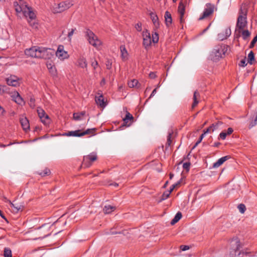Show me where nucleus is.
<instances>
[{"instance_id": "nucleus-34", "label": "nucleus", "mask_w": 257, "mask_h": 257, "mask_svg": "<svg viewBox=\"0 0 257 257\" xmlns=\"http://www.w3.org/2000/svg\"><path fill=\"white\" fill-rule=\"evenodd\" d=\"M51 225L49 224H45L42 225L41 228H45L48 230V231L46 232L45 234H44L43 237H46L50 234V232H49L50 228L51 227Z\"/></svg>"}, {"instance_id": "nucleus-29", "label": "nucleus", "mask_w": 257, "mask_h": 257, "mask_svg": "<svg viewBox=\"0 0 257 257\" xmlns=\"http://www.w3.org/2000/svg\"><path fill=\"white\" fill-rule=\"evenodd\" d=\"M85 114V111L80 112H75L73 113V119L75 120H80L82 119L83 117Z\"/></svg>"}, {"instance_id": "nucleus-44", "label": "nucleus", "mask_w": 257, "mask_h": 257, "mask_svg": "<svg viewBox=\"0 0 257 257\" xmlns=\"http://www.w3.org/2000/svg\"><path fill=\"white\" fill-rule=\"evenodd\" d=\"M181 182V179L180 181H179L178 182H177L176 183L172 185L169 191L171 192L174 189V188L179 186L180 185Z\"/></svg>"}, {"instance_id": "nucleus-62", "label": "nucleus", "mask_w": 257, "mask_h": 257, "mask_svg": "<svg viewBox=\"0 0 257 257\" xmlns=\"http://www.w3.org/2000/svg\"><path fill=\"white\" fill-rule=\"evenodd\" d=\"M34 99H33V98H31L30 99V106L31 107H34Z\"/></svg>"}, {"instance_id": "nucleus-33", "label": "nucleus", "mask_w": 257, "mask_h": 257, "mask_svg": "<svg viewBox=\"0 0 257 257\" xmlns=\"http://www.w3.org/2000/svg\"><path fill=\"white\" fill-rule=\"evenodd\" d=\"M115 209V207L111 206V205H108V206H105L103 208L104 212L106 214H108L114 211Z\"/></svg>"}, {"instance_id": "nucleus-3", "label": "nucleus", "mask_w": 257, "mask_h": 257, "mask_svg": "<svg viewBox=\"0 0 257 257\" xmlns=\"http://www.w3.org/2000/svg\"><path fill=\"white\" fill-rule=\"evenodd\" d=\"M228 50V46L221 44L214 46L210 54L211 59L217 61L222 58Z\"/></svg>"}, {"instance_id": "nucleus-37", "label": "nucleus", "mask_w": 257, "mask_h": 257, "mask_svg": "<svg viewBox=\"0 0 257 257\" xmlns=\"http://www.w3.org/2000/svg\"><path fill=\"white\" fill-rule=\"evenodd\" d=\"M248 62L250 64L252 63V61L254 60V56L252 51H250L247 56Z\"/></svg>"}, {"instance_id": "nucleus-24", "label": "nucleus", "mask_w": 257, "mask_h": 257, "mask_svg": "<svg viewBox=\"0 0 257 257\" xmlns=\"http://www.w3.org/2000/svg\"><path fill=\"white\" fill-rule=\"evenodd\" d=\"M76 65L82 68H87V63L86 59L84 57L79 58L77 61Z\"/></svg>"}, {"instance_id": "nucleus-35", "label": "nucleus", "mask_w": 257, "mask_h": 257, "mask_svg": "<svg viewBox=\"0 0 257 257\" xmlns=\"http://www.w3.org/2000/svg\"><path fill=\"white\" fill-rule=\"evenodd\" d=\"M5 93H9V88L7 86L0 85V94Z\"/></svg>"}, {"instance_id": "nucleus-45", "label": "nucleus", "mask_w": 257, "mask_h": 257, "mask_svg": "<svg viewBox=\"0 0 257 257\" xmlns=\"http://www.w3.org/2000/svg\"><path fill=\"white\" fill-rule=\"evenodd\" d=\"M190 163L189 162H186L183 164V167L184 169L186 170L187 172H188L189 170L190 167Z\"/></svg>"}, {"instance_id": "nucleus-6", "label": "nucleus", "mask_w": 257, "mask_h": 257, "mask_svg": "<svg viewBox=\"0 0 257 257\" xmlns=\"http://www.w3.org/2000/svg\"><path fill=\"white\" fill-rule=\"evenodd\" d=\"M96 128H88L85 131L78 130L74 131H70L63 134V136L67 137H80L86 135H91L93 136L95 134Z\"/></svg>"}, {"instance_id": "nucleus-53", "label": "nucleus", "mask_w": 257, "mask_h": 257, "mask_svg": "<svg viewBox=\"0 0 257 257\" xmlns=\"http://www.w3.org/2000/svg\"><path fill=\"white\" fill-rule=\"evenodd\" d=\"M256 124H257V120H256V118H255L254 120H252L250 122V123L249 124V128H251V127H252L253 126H255Z\"/></svg>"}, {"instance_id": "nucleus-60", "label": "nucleus", "mask_w": 257, "mask_h": 257, "mask_svg": "<svg viewBox=\"0 0 257 257\" xmlns=\"http://www.w3.org/2000/svg\"><path fill=\"white\" fill-rule=\"evenodd\" d=\"M156 92H157V88H156L155 89H154L153 90L149 98H151L152 97L154 96L155 95V94L156 93Z\"/></svg>"}, {"instance_id": "nucleus-16", "label": "nucleus", "mask_w": 257, "mask_h": 257, "mask_svg": "<svg viewBox=\"0 0 257 257\" xmlns=\"http://www.w3.org/2000/svg\"><path fill=\"white\" fill-rule=\"evenodd\" d=\"M9 203L10 204V208L13 212L14 213H18L19 211H22L24 208V206L22 204H14L11 201H9Z\"/></svg>"}, {"instance_id": "nucleus-48", "label": "nucleus", "mask_w": 257, "mask_h": 257, "mask_svg": "<svg viewBox=\"0 0 257 257\" xmlns=\"http://www.w3.org/2000/svg\"><path fill=\"white\" fill-rule=\"evenodd\" d=\"M171 136H172L171 134L169 133V135L167 137V141L166 145L168 146H170L172 143Z\"/></svg>"}, {"instance_id": "nucleus-12", "label": "nucleus", "mask_w": 257, "mask_h": 257, "mask_svg": "<svg viewBox=\"0 0 257 257\" xmlns=\"http://www.w3.org/2000/svg\"><path fill=\"white\" fill-rule=\"evenodd\" d=\"M37 112L41 121L45 124H48L50 122V118L49 116L46 114L45 111L42 108H38Z\"/></svg>"}, {"instance_id": "nucleus-27", "label": "nucleus", "mask_w": 257, "mask_h": 257, "mask_svg": "<svg viewBox=\"0 0 257 257\" xmlns=\"http://www.w3.org/2000/svg\"><path fill=\"white\" fill-rule=\"evenodd\" d=\"M128 86L130 88H134V87H137V88H140V84L139 83L137 79H134L132 80H131L130 81H128L127 83Z\"/></svg>"}, {"instance_id": "nucleus-64", "label": "nucleus", "mask_w": 257, "mask_h": 257, "mask_svg": "<svg viewBox=\"0 0 257 257\" xmlns=\"http://www.w3.org/2000/svg\"><path fill=\"white\" fill-rule=\"evenodd\" d=\"M4 111V109L0 106V115L2 114Z\"/></svg>"}, {"instance_id": "nucleus-18", "label": "nucleus", "mask_w": 257, "mask_h": 257, "mask_svg": "<svg viewBox=\"0 0 257 257\" xmlns=\"http://www.w3.org/2000/svg\"><path fill=\"white\" fill-rule=\"evenodd\" d=\"M7 82L9 85L14 87L19 86L20 84L19 79L15 76H11L7 78Z\"/></svg>"}, {"instance_id": "nucleus-32", "label": "nucleus", "mask_w": 257, "mask_h": 257, "mask_svg": "<svg viewBox=\"0 0 257 257\" xmlns=\"http://www.w3.org/2000/svg\"><path fill=\"white\" fill-rule=\"evenodd\" d=\"M47 67L49 69L50 73L53 75L56 74V70L55 67L51 63L47 64Z\"/></svg>"}, {"instance_id": "nucleus-7", "label": "nucleus", "mask_w": 257, "mask_h": 257, "mask_svg": "<svg viewBox=\"0 0 257 257\" xmlns=\"http://www.w3.org/2000/svg\"><path fill=\"white\" fill-rule=\"evenodd\" d=\"M25 10L24 15L26 18H28V22L30 25L33 27L37 28V24L34 21H35L36 15L34 12L32 11L31 8L25 6Z\"/></svg>"}, {"instance_id": "nucleus-50", "label": "nucleus", "mask_w": 257, "mask_h": 257, "mask_svg": "<svg viewBox=\"0 0 257 257\" xmlns=\"http://www.w3.org/2000/svg\"><path fill=\"white\" fill-rule=\"evenodd\" d=\"M204 136H205L204 134H202L200 136V138H199V140L197 141V142H196V144H195V145H194V148L196 147V146H197L199 143H201V142L202 141V139H203V138L204 137Z\"/></svg>"}, {"instance_id": "nucleus-30", "label": "nucleus", "mask_w": 257, "mask_h": 257, "mask_svg": "<svg viewBox=\"0 0 257 257\" xmlns=\"http://www.w3.org/2000/svg\"><path fill=\"white\" fill-rule=\"evenodd\" d=\"M151 19L156 27H158L159 25L158 18L157 16L154 13H150Z\"/></svg>"}, {"instance_id": "nucleus-43", "label": "nucleus", "mask_w": 257, "mask_h": 257, "mask_svg": "<svg viewBox=\"0 0 257 257\" xmlns=\"http://www.w3.org/2000/svg\"><path fill=\"white\" fill-rule=\"evenodd\" d=\"M225 35V36L226 37V39L229 37L231 35V30L230 28H227L225 29L224 32H223Z\"/></svg>"}, {"instance_id": "nucleus-2", "label": "nucleus", "mask_w": 257, "mask_h": 257, "mask_svg": "<svg viewBox=\"0 0 257 257\" xmlns=\"http://www.w3.org/2000/svg\"><path fill=\"white\" fill-rule=\"evenodd\" d=\"M249 7V4L247 2L243 3L240 6L235 30H241L247 28V15Z\"/></svg>"}, {"instance_id": "nucleus-14", "label": "nucleus", "mask_w": 257, "mask_h": 257, "mask_svg": "<svg viewBox=\"0 0 257 257\" xmlns=\"http://www.w3.org/2000/svg\"><path fill=\"white\" fill-rule=\"evenodd\" d=\"M11 96L12 98V100H14L16 103L19 105H23L25 103L23 98L17 91L11 92Z\"/></svg>"}, {"instance_id": "nucleus-21", "label": "nucleus", "mask_w": 257, "mask_h": 257, "mask_svg": "<svg viewBox=\"0 0 257 257\" xmlns=\"http://www.w3.org/2000/svg\"><path fill=\"white\" fill-rule=\"evenodd\" d=\"M200 99V95L198 91H195L193 94V102L192 104V108H195L199 103Z\"/></svg>"}, {"instance_id": "nucleus-10", "label": "nucleus", "mask_w": 257, "mask_h": 257, "mask_svg": "<svg viewBox=\"0 0 257 257\" xmlns=\"http://www.w3.org/2000/svg\"><path fill=\"white\" fill-rule=\"evenodd\" d=\"M56 56L60 60H64V59H68L69 55L68 52L64 50V46L63 45H59L58 47L57 50L55 52Z\"/></svg>"}, {"instance_id": "nucleus-19", "label": "nucleus", "mask_w": 257, "mask_h": 257, "mask_svg": "<svg viewBox=\"0 0 257 257\" xmlns=\"http://www.w3.org/2000/svg\"><path fill=\"white\" fill-rule=\"evenodd\" d=\"M20 121L22 127H23V128L24 131H27L29 130L30 124H29V120L26 117L22 116L20 119Z\"/></svg>"}, {"instance_id": "nucleus-5", "label": "nucleus", "mask_w": 257, "mask_h": 257, "mask_svg": "<svg viewBox=\"0 0 257 257\" xmlns=\"http://www.w3.org/2000/svg\"><path fill=\"white\" fill-rule=\"evenodd\" d=\"M230 254L231 256H240L244 254L243 251H240L242 245L238 238H233L230 241Z\"/></svg>"}, {"instance_id": "nucleus-1", "label": "nucleus", "mask_w": 257, "mask_h": 257, "mask_svg": "<svg viewBox=\"0 0 257 257\" xmlns=\"http://www.w3.org/2000/svg\"><path fill=\"white\" fill-rule=\"evenodd\" d=\"M25 53L28 57L47 59L51 58L54 52L50 48L34 46L30 49H26Z\"/></svg>"}, {"instance_id": "nucleus-26", "label": "nucleus", "mask_w": 257, "mask_h": 257, "mask_svg": "<svg viewBox=\"0 0 257 257\" xmlns=\"http://www.w3.org/2000/svg\"><path fill=\"white\" fill-rule=\"evenodd\" d=\"M228 159L227 156L222 157L218 160V161L213 164V168H218L221 166L225 161Z\"/></svg>"}, {"instance_id": "nucleus-13", "label": "nucleus", "mask_w": 257, "mask_h": 257, "mask_svg": "<svg viewBox=\"0 0 257 257\" xmlns=\"http://www.w3.org/2000/svg\"><path fill=\"white\" fill-rule=\"evenodd\" d=\"M214 10V7L212 6L211 4H208L206 5V8H205L204 11L203 12V13L201 16L199 20H202L208 16H209L210 15H211Z\"/></svg>"}, {"instance_id": "nucleus-20", "label": "nucleus", "mask_w": 257, "mask_h": 257, "mask_svg": "<svg viewBox=\"0 0 257 257\" xmlns=\"http://www.w3.org/2000/svg\"><path fill=\"white\" fill-rule=\"evenodd\" d=\"M25 6L26 5H24L23 1L22 0L20 1V5L18 4L17 2L14 3L15 10L18 13L23 12V13L24 14V11L26 10Z\"/></svg>"}, {"instance_id": "nucleus-46", "label": "nucleus", "mask_w": 257, "mask_h": 257, "mask_svg": "<svg viewBox=\"0 0 257 257\" xmlns=\"http://www.w3.org/2000/svg\"><path fill=\"white\" fill-rule=\"evenodd\" d=\"M218 39L220 41H222V40L226 39L223 32L218 34Z\"/></svg>"}, {"instance_id": "nucleus-39", "label": "nucleus", "mask_w": 257, "mask_h": 257, "mask_svg": "<svg viewBox=\"0 0 257 257\" xmlns=\"http://www.w3.org/2000/svg\"><path fill=\"white\" fill-rule=\"evenodd\" d=\"M222 124V122L221 121H218L215 123H213L211 125L213 129H214V131L218 129L219 126Z\"/></svg>"}, {"instance_id": "nucleus-42", "label": "nucleus", "mask_w": 257, "mask_h": 257, "mask_svg": "<svg viewBox=\"0 0 257 257\" xmlns=\"http://www.w3.org/2000/svg\"><path fill=\"white\" fill-rule=\"evenodd\" d=\"M238 208L241 213H243L246 209L245 206L243 204H240L238 206Z\"/></svg>"}, {"instance_id": "nucleus-47", "label": "nucleus", "mask_w": 257, "mask_h": 257, "mask_svg": "<svg viewBox=\"0 0 257 257\" xmlns=\"http://www.w3.org/2000/svg\"><path fill=\"white\" fill-rule=\"evenodd\" d=\"M257 42V35L253 38V40L251 42L249 46L250 48H252L254 47L255 43Z\"/></svg>"}, {"instance_id": "nucleus-36", "label": "nucleus", "mask_w": 257, "mask_h": 257, "mask_svg": "<svg viewBox=\"0 0 257 257\" xmlns=\"http://www.w3.org/2000/svg\"><path fill=\"white\" fill-rule=\"evenodd\" d=\"M152 42L154 43H158L159 41V35L156 32L152 34V36L151 38Z\"/></svg>"}, {"instance_id": "nucleus-25", "label": "nucleus", "mask_w": 257, "mask_h": 257, "mask_svg": "<svg viewBox=\"0 0 257 257\" xmlns=\"http://www.w3.org/2000/svg\"><path fill=\"white\" fill-rule=\"evenodd\" d=\"M235 31L237 32L239 34H241V36L242 37V38L244 40H246L250 35V32L247 30H245V29H242L241 30H235ZM239 36H240L239 34H238V35L237 36V37H239Z\"/></svg>"}, {"instance_id": "nucleus-38", "label": "nucleus", "mask_w": 257, "mask_h": 257, "mask_svg": "<svg viewBox=\"0 0 257 257\" xmlns=\"http://www.w3.org/2000/svg\"><path fill=\"white\" fill-rule=\"evenodd\" d=\"M4 257H12V251L10 248H5L4 253Z\"/></svg>"}, {"instance_id": "nucleus-52", "label": "nucleus", "mask_w": 257, "mask_h": 257, "mask_svg": "<svg viewBox=\"0 0 257 257\" xmlns=\"http://www.w3.org/2000/svg\"><path fill=\"white\" fill-rule=\"evenodd\" d=\"M227 133H225V132H221L220 135H219V137L220 138V139H221L222 140H225L226 137V136H227Z\"/></svg>"}, {"instance_id": "nucleus-8", "label": "nucleus", "mask_w": 257, "mask_h": 257, "mask_svg": "<svg viewBox=\"0 0 257 257\" xmlns=\"http://www.w3.org/2000/svg\"><path fill=\"white\" fill-rule=\"evenodd\" d=\"M73 4L70 1H65L56 5L53 8V11L54 13H61L70 8Z\"/></svg>"}, {"instance_id": "nucleus-51", "label": "nucleus", "mask_w": 257, "mask_h": 257, "mask_svg": "<svg viewBox=\"0 0 257 257\" xmlns=\"http://www.w3.org/2000/svg\"><path fill=\"white\" fill-rule=\"evenodd\" d=\"M135 28L136 29V30L139 31V32H141L142 30V23H138L136 26H135Z\"/></svg>"}, {"instance_id": "nucleus-23", "label": "nucleus", "mask_w": 257, "mask_h": 257, "mask_svg": "<svg viewBox=\"0 0 257 257\" xmlns=\"http://www.w3.org/2000/svg\"><path fill=\"white\" fill-rule=\"evenodd\" d=\"M120 56L123 61H126L128 59V54L124 45L120 47Z\"/></svg>"}, {"instance_id": "nucleus-17", "label": "nucleus", "mask_w": 257, "mask_h": 257, "mask_svg": "<svg viewBox=\"0 0 257 257\" xmlns=\"http://www.w3.org/2000/svg\"><path fill=\"white\" fill-rule=\"evenodd\" d=\"M185 11V6L182 2L179 3L178 12L180 15V23H183L184 22V15Z\"/></svg>"}, {"instance_id": "nucleus-54", "label": "nucleus", "mask_w": 257, "mask_h": 257, "mask_svg": "<svg viewBox=\"0 0 257 257\" xmlns=\"http://www.w3.org/2000/svg\"><path fill=\"white\" fill-rule=\"evenodd\" d=\"M246 60L245 59H242L240 61L239 65L240 66L244 67L246 65Z\"/></svg>"}, {"instance_id": "nucleus-31", "label": "nucleus", "mask_w": 257, "mask_h": 257, "mask_svg": "<svg viewBox=\"0 0 257 257\" xmlns=\"http://www.w3.org/2000/svg\"><path fill=\"white\" fill-rule=\"evenodd\" d=\"M182 217V213L180 212H178L174 218L171 220V224L174 225Z\"/></svg>"}, {"instance_id": "nucleus-4", "label": "nucleus", "mask_w": 257, "mask_h": 257, "mask_svg": "<svg viewBox=\"0 0 257 257\" xmlns=\"http://www.w3.org/2000/svg\"><path fill=\"white\" fill-rule=\"evenodd\" d=\"M85 33L86 38L88 43L97 50H100L102 45V42L98 37L89 29H87Z\"/></svg>"}, {"instance_id": "nucleus-28", "label": "nucleus", "mask_w": 257, "mask_h": 257, "mask_svg": "<svg viewBox=\"0 0 257 257\" xmlns=\"http://www.w3.org/2000/svg\"><path fill=\"white\" fill-rule=\"evenodd\" d=\"M165 19L167 26H169L172 24V19L171 15L168 11L165 12Z\"/></svg>"}, {"instance_id": "nucleus-15", "label": "nucleus", "mask_w": 257, "mask_h": 257, "mask_svg": "<svg viewBox=\"0 0 257 257\" xmlns=\"http://www.w3.org/2000/svg\"><path fill=\"white\" fill-rule=\"evenodd\" d=\"M95 102L96 104L102 108L105 107L106 103L104 101V99L102 93H97V95L95 96Z\"/></svg>"}, {"instance_id": "nucleus-40", "label": "nucleus", "mask_w": 257, "mask_h": 257, "mask_svg": "<svg viewBox=\"0 0 257 257\" xmlns=\"http://www.w3.org/2000/svg\"><path fill=\"white\" fill-rule=\"evenodd\" d=\"M50 174V170L47 168L44 170L43 172L40 173V175L42 176H45L49 175Z\"/></svg>"}, {"instance_id": "nucleus-63", "label": "nucleus", "mask_w": 257, "mask_h": 257, "mask_svg": "<svg viewBox=\"0 0 257 257\" xmlns=\"http://www.w3.org/2000/svg\"><path fill=\"white\" fill-rule=\"evenodd\" d=\"M220 145V143L219 142L214 143L213 144V146L215 147H218Z\"/></svg>"}, {"instance_id": "nucleus-57", "label": "nucleus", "mask_w": 257, "mask_h": 257, "mask_svg": "<svg viewBox=\"0 0 257 257\" xmlns=\"http://www.w3.org/2000/svg\"><path fill=\"white\" fill-rule=\"evenodd\" d=\"M106 66L108 69H110L111 67V63L109 61H107L106 63Z\"/></svg>"}, {"instance_id": "nucleus-59", "label": "nucleus", "mask_w": 257, "mask_h": 257, "mask_svg": "<svg viewBox=\"0 0 257 257\" xmlns=\"http://www.w3.org/2000/svg\"><path fill=\"white\" fill-rule=\"evenodd\" d=\"M149 76L151 78L154 79V78H156V75L155 73L151 72L149 74Z\"/></svg>"}, {"instance_id": "nucleus-61", "label": "nucleus", "mask_w": 257, "mask_h": 257, "mask_svg": "<svg viewBox=\"0 0 257 257\" xmlns=\"http://www.w3.org/2000/svg\"><path fill=\"white\" fill-rule=\"evenodd\" d=\"M233 130L231 127H229L227 129V135H230L233 132Z\"/></svg>"}, {"instance_id": "nucleus-56", "label": "nucleus", "mask_w": 257, "mask_h": 257, "mask_svg": "<svg viewBox=\"0 0 257 257\" xmlns=\"http://www.w3.org/2000/svg\"><path fill=\"white\" fill-rule=\"evenodd\" d=\"M75 30V29H71V30L68 33V38L70 39V40L71 39V38L72 37V36L73 35V33H74V31Z\"/></svg>"}, {"instance_id": "nucleus-58", "label": "nucleus", "mask_w": 257, "mask_h": 257, "mask_svg": "<svg viewBox=\"0 0 257 257\" xmlns=\"http://www.w3.org/2000/svg\"><path fill=\"white\" fill-rule=\"evenodd\" d=\"M98 65V63L96 61H94L91 64V66L93 67L94 69H95Z\"/></svg>"}, {"instance_id": "nucleus-11", "label": "nucleus", "mask_w": 257, "mask_h": 257, "mask_svg": "<svg viewBox=\"0 0 257 257\" xmlns=\"http://www.w3.org/2000/svg\"><path fill=\"white\" fill-rule=\"evenodd\" d=\"M143 45L146 49L149 47L152 43L151 37L150 32L147 30L143 32Z\"/></svg>"}, {"instance_id": "nucleus-22", "label": "nucleus", "mask_w": 257, "mask_h": 257, "mask_svg": "<svg viewBox=\"0 0 257 257\" xmlns=\"http://www.w3.org/2000/svg\"><path fill=\"white\" fill-rule=\"evenodd\" d=\"M134 117L129 112H127L125 116L123 118V125L130 126L133 121Z\"/></svg>"}, {"instance_id": "nucleus-9", "label": "nucleus", "mask_w": 257, "mask_h": 257, "mask_svg": "<svg viewBox=\"0 0 257 257\" xmlns=\"http://www.w3.org/2000/svg\"><path fill=\"white\" fill-rule=\"evenodd\" d=\"M97 159V156L96 153L93 152L88 155L84 156L83 157V160L82 165L84 166V167L88 168L91 165L92 163L96 161Z\"/></svg>"}, {"instance_id": "nucleus-41", "label": "nucleus", "mask_w": 257, "mask_h": 257, "mask_svg": "<svg viewBox=\"0 0 257 257\" xmlns=\"http://www.w3.org/2000/svg\"><path fill=\"white\" fill-rule=\"evenodd\" d=\"M171 192L169 190L165 192L162 196V200H165L167 199Z\"/></svg>"}, {"instance_id": "nucleus-55", "label": "nucleus", "mask_w": 257, "mask_h": 257, "mask_svg": "<svg viewBox=\"0 0 257 257\" xmlns=\"http://www.w3.org/2000/svg\"><path fill=\"white\" fill-rule=\"evenodd\" d=\"M180 247L182 251H185L189 249V246L188 245H182Z\"/></svg>"}, {"instance_id": "nucleus-49", "label": "nucleus", "mask_w": 257, "mask_h": 257, "mask_svg": "<svg viewBox=\"0 0 257 257\" xmlns=\"http://www.w3.org/2000/svg\"><path fill=\"white\" fill-rule=\"evenodd\" d=\"M214 131V129H213V128L212 127L211 125L209 127H208L206 131H204V135H205L206 134H207V133H212V132H213Z\"/></svg>"}]
</instances>
